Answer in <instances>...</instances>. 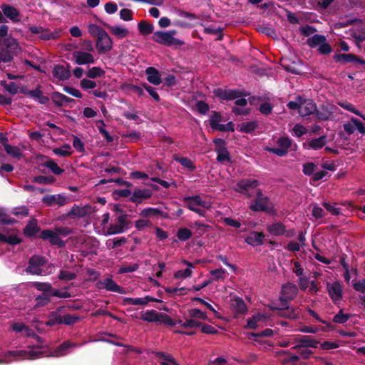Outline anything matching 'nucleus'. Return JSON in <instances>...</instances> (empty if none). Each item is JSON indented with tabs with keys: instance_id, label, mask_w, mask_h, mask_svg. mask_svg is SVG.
Returning a JSON list of instances; mask_svg holds the SVG:
<instances>
[{
	"instance_id": "1",
	"label": "nucleus",
	"mask_w": 365,
	"mask_h": 365,
	"mask_svg": "<svg viewBox=\"0 0 365 365\" xmlns=\"http://www.w3.org/2000/svg\"><path fill=\"white\" fill-rule=\"evenodd\" d=\"M250 209L253 212H264L269 215H275L276 210L270 199L263 194L261 189L256 191V198L251 201Z\"/></svg>"
},
{
	"instance_id": "2",
	"label": "nucleus",
	"mask_w": 365,
	"mask_h": 365,
	"mask_svg": "<svg viewBox=\"0 0 365 365\" xmlns=\"http://www.w3.org/2000/svg\"><path fill=\"white\" fill-rule=\"evenodd\" d=\"M140 319L148 322H158L168 327H174L176 322L168 314L158 312L155 309L142 312Z\"/></svg>"
},
{
	"instance_id": "3",
	"label": "nucleus",
	"mask_w": 365,
	"mask_h": 365,
	"mask_svg": "<svg viewBox=\"0 0 365 365\" xmlns=\"http://www.w3.org/2000/svg\"><path fill=\"white\" fill-rule=\"evenodd\" d=\"M48 260L46 258L41 255H33L28 262V267L26 268V272L29 274L34 275H43V271L42 267L45 266Z\"/></svg>"
},
{
	"instance_id": "4",
	"label": "nucleus",
	"mask_w": 365,
	"mask_h": 365,
	"mask_svg": "<svg viewBox=\"0 0 365 365\" xmlns=\"http://www.w3.org/2000/svg\"><path fill=\"white\" fill-rule=\"evenodd\" d=\"M259 185V182L257 180L243 178L236 184L234 190L247 198H251L252 195L250 192V190L255 189Z\"/></svg>"
},
{
	"instance_id": "5",
	"label": "nucleus",
	"mask_w": 365,
	"mask_h": 365,
	"mask_svg": "<svg viewBox=\"0 0 365 365\" xmlns=\"http://www.w3.org/2000/svg\"><path fill=\"white\" fill-rule=\"evenodd\" d=\"M152 40L160 44L171 46H182L184 42L178 38L172 37L166 31H158L153 33Z\"/></svg>"
},
{
	"instance_id": "6",
	"label": "nucleus",
	"mask_w": 365,
	"mask_h": 365,
	"mask_svg": "<svg viewBox=\"0 0 365 365\" xmlns=\"http://www.w3.org/2000/svg\"><path fill=\"white\" fill-rule=\"evenodd\" d=\"M217 153V160L220 163H230L231 158L230 153L226 147V141L222 138H214L212 140Z\"/></svg>"
},
{
	"instance_id": "7",
	"label": "nucleus",
	"mask_w": 365,
	"mask_h": 365,
	"mask_svg": "<svg viewBox=\"0 0 365 365\" xmlns=\"http://www.w3.org/2000/svg\"><path fill=\"white\" fill-rule=\"evenodd\" d=\"M19 90L21 93L36 100L40 104H47L50 101L48 97L43 95L41 85H38L34 90H28L25 86L19 88Z\"/></svg>"
},
{
	"instance_id": "8",
	"label": "nucleus",
	"mask_w": 365,
	"mask_h": 365,
	"mask_svg": "<svg viewBox=\"0 0 365 365\" xmlns=\"http://www.w3.org/2000/svg\"><path fill=\"white\" fill-rule=\"evenodd\" d=\"M29 30L34 34H39V38L44 41H49L51 39H56L60 36V31L55 30L51 31L48 29H45L42 26H30Z\"/></svg>"
},
{
	"instance_id": "9",
	"label": "nucleus",
	"mask_w": 365,
	"mask_h": 365,
	"mask_svg": "<svg viewBox=\"0 0 365 365\" xmlns=\"http://www.w3.org/2000/svg\"><path fill=\"white\" fill-rule=\"evenodd\" d=\"M336 63L345 65L349 63L365 65V60L354 53H336L332 57Z\"/></svg>"
},
{
	"instance_id": "10",
	"label": "nucleus",
	"mask_w": 365,
	"mask_h": 365,
	"mask_svg": "<svg viewBox=\"0 0 365 365\" xmlns=\"http://www.w3.org/2000/svg\"><path fill=\"white\" fill-rule=\"evenodd\" d=\"M215 96L224 101H232L246 95L239 90L224 89L218 88L213 91Z\"/></svg>"
},
{
	"instance_id": "11",
	"label": "nucleus",
	"mask_w": 365,
	"mask_h": 365,
	"mask_svg": "<svg viewBox=\"0 0 365 365\" xmlns=\"http://www.w3.org/2000/svg\"><path fill=\"white\" fill-rule=\"evenodd\" d=\"M96 48L100 54L106 53L112 49L113 41L107 32L97 37Z\"/></svg>"
},
{
	"instance_id": "12",
	"label": "nucleus",
	"mask_w": 365,
	"mask_h": 365,
	"mask_svg": "<svg viewBox=\"0 0 365 365\" xmlns=\"http://www.w3.org/2000/svg\"><path fill=\"white\" fill-rule=\"evenodd\" d=\"M39 237L43 240H48L51 245H56L60 248L66 246V242L61 240L55 231L51 230H42Z\"/></svg>"
},
{
	"instance_id": "13",
	"label": "nucleus",
	"mask_w": 365,
	"mask_h": 365,
	"mask_svg": "<svg viewBox=\"0 0 365 365\" xmlns=\"http://www.w3.org/2000/svg\"><path fill=\"white\" fill-rule=\"evenodd\" d=\"M39 237L43 240H48L51 245H56L60 248L66 246V242L61 240L55 231L51 230H42Z\"/></svg>"
},
{
	"instance_id": "14",
	"label": "nucleus",
	"mask_w": 365,
	"mask_h": 365,
	"mask_svg": "<svg viewBox=\"0 0 365 365\" xmlns=\"http://www.w3.org/2000/svg\"><path fill=\"white\" fill-rule=\"evenodd\" d=\"M297 99L299 100L300 103V108L299 110V114L301 116H308L311 114H314L317 110V105L316 103L310 99H302L301 96H298Z\"/></svg>"
},
{
	"instance_id": "15",
	"label": "nucleus",
	"mask_w": 365,
	"mask_h": 365,
	"mask_svg": "<svg viewBox=\"0 0 365 365\" xmlns=\"http://www.w3.org/2000/svg\"><path fill=\"white\" fill-rule=\"evenodd\" d=\"M327 289L328 294L334 303H336L341 300L343 297L342 285L339 281L333 283H327Z\"/></svg>"
},
{
	"instance_id": "16",
	"label": "nucleus",
	"mask_w": 365,
	"mask_h": 365,
	"mask_svg": "<svg viewBox=\"0 0 365 365\" xmlns=\"http://www.w3.org/2000/svg\"><path fill=\"white\" fill-rule=\"evenodd\" d=\"M153 195V192L150 189L136 188L134 190L130 197V201L136 205L140 204L144 200L150 199Z\"/></svg>"
},
{
	"instance_id": "17",
	"label": "nucleus",
	"mask_w": 365,
	"mask_h": 365,
	"mask_svg": "<svg viewBox=\"0 0 365 365\" xmlns=\"http://www.w3.org/2000/svg\"><path fill=\"white\" fill-rule=\"evenodd\" d=\"M295 341L297 343L294 346L292 347L294 349H300L301 348H317L319 344V341L315 340L311 336L303 335L295 339Z\"/></svg>"
},
{
	"instance_id": "18",
	"label": "nucleus",
	"mask_w": 365,
	"mask_h": 365,
	"mask_svg": "<svg viewBox=\"0 0 365 365\" xmlns=\"http://www.w3.org/2000/svg\"><path fill=\"white\" fill-rule=\"evenodd\" d=\"M98 287L99 289L104 288L108 291L117 292L119 294H125L126 292L124 288L119 286L114 280L111 278H106L103 282L100 281L98 282Z\"/></svg>"
},
{
	"instance_id": "19",
	"label": "nucleus",
	"mask_w": 365,
	"mask_h": 365,
	"mask_svg": "<svg viewBox=\"0 0 365 365\" xmlns=\"http://www.w3.org/2000/svg\"><path fill=\"white\" fill-rule=\"evenodd\" d=\"M272 310L277 311V315L289 319H297L299 317L300 315L299 308H279L277 307H272Z\"/></svg>"
},
{
	"instance_id": "20",
	"label": "nucleus",
	"mask_w": 365,
	"mask_h": 365,
	"mask_svg": "<svg viewBox=\"0 0 365 365\" xmlns=\"http://www.w3.org/2000/svg\"><path fill=\"white\" fill-rule=\"evenodd\" d=\"M0 46L3 49H6L15 55L20 50L18 41L11 36L6 38H0Z\"/></svg>"
},
{
	"instance_id": "21",
	"label": "nucleus",
	"mask_w": 365,
	"mask_h": 365,
	"mask_svg": "<svg viewBox=\"0 0 365 365\" xmlns=\"http://www.w3.org/2000/svg\"><path fill=\"white\" fill-rule=\"evenodd\" d=\"M42 202L48 206L58 205L61 207L67 203V197L62 195H48L43 197Z\"/></svg>"
},
{
	"instance_id": "22",
	"label": "nucleus",
	"mask_w": 365,
	"mask_h": 365,
	"mask_svg": "<svg viewBox=\"0 0 365 365\" xmlns=\"http://www.w3.org/2000/svg\"><path fill=\"white\" fill-rule=\"evenodd\" d=\"M75 58V62L78 65H85L93 63L95 59L93 56L88 52L76 51L73 53Z\"/></svg>"
},
{
	"instance_id": "23",
	"label": "nucleus",
	"mask_w": 365,
	"mask_h": 365,
	"mask_svg": "<svg viewBox=\"0 0 365 365\" xmlns=\"http://www.w3.org/2000/svg\"><path fill=\"white\" fill-rule=\"evenodd\" d=\"M69 67L70 66L68 64L67 65V68L60 64L55 65L52 71L53 76L60 81L68 80L71 77V71Z\"/></svg>"
},
{
	"instance_id": "24",
	"label": "nucleus",
	"mask_w": 365,
	"mask_h": 365,
	"mask_svg": "<svg viewBox=\"0 0 365 365\" xmlns=\"http://www.w3.org/2000/svg\"><path fill=\"white\" fill-rule=\"evenodd\" d=\"M147 75V81L155 86H158L162 83L161 75L160 71L155 67H148L145 71Z\"/></svg>"
},
{
	"instance_id": "25",
	"label": "nucleus",
	"mask_w": 365,
	"mask_h": 365,
	"mask_svg": "<svg viewBox=\"0 0 365 365\" xmlns=\"http://www.w3.org/2000/svg\"><path fill=\"white\" fill-rule=\"evenodd\" d=\"M182 200L190 210H194L196 206L207 207L206 202L197 195L184 197Z\"/></svg>"
},
{
	"instance_id": "26",
	"label": "nucleus",
	"mask_w": 365,
	"mask_h": 365,
	"mask_svg": "<svg viewBox=\"0 0 365 365\" xmlns=\"http://www.w3.org/2000/svg\"><path fill=\"white\" fill-rule=\"evenodd\" d=\"M264 237L265 235L263 232L252 231L248 236H247L245 242L253 247L262 245L264 244Z\"/></svg>"
},
{
	"instance_id": "27",
	"label": "nucleus",
	"mask_w": 365,
	"mask_h": 365,
	"mask_svg": "<svg viewBox=\"0 0 365 365\" xmlns=\"http://www.w3.org/2000/svg\"><path fill=\"white\" fill-rule=\"evenodd\" d=\"M51 98L53 103L58 107H61L67 103L76 101L74 99L68 97L58 91L53 92L51 94Z\"/></svg>"
},
{
	"instance_id": "28",
	"label": "nucleus",
	"mask_w": 365,
	"mask_h": 365,
	"mask_svg": "<svg viewBox=\"0 0 365 365\" xmlns=\"http://www.w3.org/2000/svg\"><path fill=\"white\" fill-rule=\"evenodd\" d=\"M298 294V288L296 284L287 282L282 285L281 294L288 299H294Z\"/></svg>"
},
{
	"instance_id": "29",
	"label": "nucleus",
	"mask_w": 365,
	"mask_h": 365,
	"mask_svg": "<svg viewBox=\"0 0 365 365\" xmlns=\"http://www.w3.org/2000/svg\"><path fill=\"white\" fill-rule=\"evenodd\" d=\"M63 309V307H61L58 308L56 311L51 312L48 314V321L45 322V324L48 327L62 324V316L61 315L60 312Z\"/></svg>"
},
{
	"instance_id": "30",
	"label": "nucleus",
	"mask_w": 365,
	"mask_h": 365,
	"mask_svg": "<svg viewBox=\"0 0 365 365\" xmlns=\"http://www.w3.org/2000/svg\"><path fill=\"white\" fill-rule=\"evenodd\" d=\"M1 9L4 16L9 18L14 22L19 21L18 17L19 16V12L14 6L4 4L1 6Z\"/></svg>"
},
{
	"instance_id": "31",
	"label": "nucleus",
	"mask_w": 365,
	"mask_h": 365,
	"mask_svg": "<svg viewBox=\"0 0 365 365\" xmlns=\"http://www.w3.org/2000/svg\"><path fill=\"white\" fill-rule=\"evenodd\" d=\"M267 230L272 236H282L285 233V225L281 222H276L268 225Z\"/></svg>"
},
{
	"instance_id": "32",
	"label": "nucleus",
	"mask_w": 365,
	"mask_h": 365,
	"mask_svg": "<svg viewBox=\"0 0 365 365\" xmlns=\"http://www.w3.org/2000/svg\"><path fill=\"white\" fill-rule=\"evenodd\" d=\"M230 307L237 314H245L247 312V305L240 297H235L232 299Z\"/></svg>"
},
{
	"instance_id": "33",
	"label": "nucleus",
	"mask_w": 365,
	"mask_h": 365,
	"mask_svg": "<svg viewBox=\"0 0 365 365\" xmlns=\"http://www.w3.org/2000/svg\"><path fill=\"white\" fill-rule=\"evenodd\" d=\"M279 354V360L284 365H292L293 362L299 361V356L282 351Z\"/></svg>"
},
{
	"instance_id": "34",
	"label": "nucleus",
	"mask_w": 365,
	"mask_h": 365,
	"mask_svg": "<svg viewBox=\"0 0 365 365\" xmlns=\"http://www.w3.org/2000/svg\"><path fill=\"white\" fill-rule=\"evenodd\" d=\"M39 231L40 227L38 226L37 220L36 219L31 220L23 229L24 234L29 237H34Z\"/></svg>"
},
{
	"instance_id": "35",
	"label": "nucleus",
	"mask_w": 365,
	"mask_h": 365,
	"mask_svg": "<svg viewBox=\"0 0 365 365\" xmlns=\"http://www.w3.org/2000/svg\"><path fill=\"white\" fill-rule=\"evenodd\" d=\"M327 137L325 135L312 139L307 143V148L312 150L321 149L327 144Z\"/></svg>"
},
{
	"instance_id": "36",
	"label": "nucleus",
	"mask_w": 365,
	"mask_h": 365,
	"mask_svg": "<svg viewBox=\"0 0 365 365\" xmlns=\"http://www.w3.org/2000/svg\"><path fill=\"white\" fill-rule=\"evenodd\" d=\"M103 24L104 26L108 28L110 30V31L113 35L116 36L118 38H123L126 37L128 34V30L125 28H122L118 26H110L109 24L106 23H103Z\"/></svg>"
},
{
	"instance_id": "37",
	"label": "nucleus",
	"mask_w": 365,
	"mask_h": 365,
	"mask_svg": "<svg viewBox=\"0 0 365 365\" xmlns=\"http://www.w3.org/2000/svg\"><path fill=\"white\" fill-rule=\"evenodd\" d=\"M155 355L159 359L163 360L160 361L161 365H179V364L171 355H168L162 351H156L155 352Z\"/></svg>"
},
{
	"instance_id": "38",
	"label": "nucleus",
	"mask_w": 365,
	"mask_h": 365,
	"mask_svg": "<svg viewBox=\"0 0 365 365\" xmlns=\"http://www.w3.org/2000/svg\"><path fill=\"white\" fill-rule=\"evenodd\" d=\"M9 353L11 356H28L31 359L38 358L43 354V352L41 351H13Z\"/></svg>"
},
{
	"instance_id": "39",
	"label": "nucleus",
	"mask_w": 365,
	"mask_h": 365,
	"mask_svg": "<svg viewBox=\"0 0 365 365\" xmlns=\"http://www.w3.org/2000/svg\"><path fill=\"white\" fill-rule=\"evenodd\" d=\"M327 41L325 36L322 34H314L307 40V44L312 48L319 47L322 43Z\"/></svg>"
},
{
	"instance_id": "40",
	"label": "nucleus",
	"mask_w": 365,
	"mask_h": 365,
	"mask_svg": "<svg viewBox=\"0 0 365 365\" xmlns=\"http://www.w3.org/2000/svg\"><path fill=\"white\" fill-rule=\"evenodd\" d=\"M75 344L69 341H66L60 344L52 352L53 356H61L66 354V350L71 347L74 346Z\"/></svg>"
},
{
	"instance_id": "41",
	"label": "nucleus",
	"mask_w": 365,
	"mask_h": 365,
	"mask_svg": "<svg viewBox=\"0 0 365 365\" xmlns=\"http://www.w3.org/2000/svg\"><path fill=\"white\" fill-rule=\"evenodd\" d=\"M210 125L212 130H217V128L220 127L221 124L220 122L222 120V116L221 113L218 111L212 110L211 111L210 115Z\"/></svg>"
},
{
	"instance_id": "42",
	"label": "nucleus",
	"mask_w": 365,
	"mask_h": 365,
	"mask_svg": "<svg viewBox=\"0 0 365 365\" xmlns=\"http://www.w3.org/2000/svg\"><path fill=\"white\" fill-rule=\"evenodd\" d=\"M182 262L187 265L189 267L185 269H181L174 273V278L175 279H185L191 276L192 269L190 267H192V264L188 261L183 260Z\"/></svg>"
},
{
	"instance_id": "43",
	"label": "nucleus",
	"mask_w": 365,
	"mask_h": 365,
	"mask_svg": "<svg viewBox=\"0 0 365 365\" xmlns=\"http://www.w3.org/2000/svg\"><path fill=\"white\" fill-rule=\"evenodd\" d=\"M257 128V123L255 121L245 122L238 125L237 130L244 133H250Z\"/></svg>"
},
{
	"instance_id": "44",
	"label": "nucleus",
	"mask_w": 365,
	"mask_h": 365,
	"mask_svg": "<svg viewBox=\"0 0 365 365\" xmlns=\"http://www.w3.org/2000/svg\"><path fill=\"white\" fill-rule=\"evenodd\" d=\"M140 33L143 35H148L153 32L154 26L151 24H148L145 21H141L138 24Z\"/></svg>"
},
{
	"instance_id": "45",
	"label": "nucleus",
	"mask_w": 365,
	"mask_h": 365,
	"mask_svg": "<svg viewBox=\"0 0 365 365\" xmlns=\"http://www.w3.org/2000/svg\"><path fill=\"white\" fill-rule=\"evenodd\" d=\"M140 215H141L144 217L155 216V215L168 216L167 214L164 215L163 212L158 208H154V207H147V208L143 209L140 212Z\"/></svg>"
},
{
	"instance_id": "46",
	"label": "nucleus",
	"mask_w": 365,
	"mask_h": 365,
	"mask_svg": "<svg viewBox=\"0 0 365 365\" xmlns=\"http://www.w3.org/2000/svg\"><path fill=\"white\" fill-rule=\"evenodd\" d=\"M87 211L84 207H80L77 205H74L71 210L68 212V217H75L81 218L86 215Z\"/></svg>"
},
{
	"instance_id": "47",
	"label": "nucleus",
	"mask_w": 365,
	"mask_h": 365,
	"mask_svg": "<svg viewBox=\"0 0 365 365\" xmlns=\"http://www.w3.org/2000/svg\"><path fill=\"white\" fill-rule=\"evenodd\" d=\"M43 165L51 170L55 175H61L64 170L61 168L53 160H48L43 163Z\"/></svg>"
},
{
	"instance_id": "48",
	"label": "nucleus",
	"mask_w": 365,
	"mask_h": 365,
	"mask_svg": "<svg viewBox=\"0 0 365 365\" xmlns=\"http://www.w3.org/2000/svg\"><path fill=\"white\" fill-rule=\"evenodd\" d=\"M71 147L69 144H63L61 148H56L53 150L54 154L63 156L68 157L71 155V152L70 151Z\"/></svg>"
},
{
	"instance_id": "49",
	"label": "nucleus",
	"mask_w": 365,
	"mask_h": 365,
	"mask_svg": "<svg viewBox=\"0 0 365 365\" xmlns=\"http://www.w3.org/2000/svg\"><path fill=\"white\" fill-rule=\"evenodd\" d=\"M127 242V240L124 237H116L113 240H108L106 245L110 249H114L122 246Z\"/></svg>"
},
{
	"instance_id": "50",
	"label": "nucleus",
	"mask_w": 365,
	"mask_h": 365,
	"mask_svg": "<svg viewBox=\"0 0 365 365\" xmlns=\"http://www.w3.org/2000/svg\"><path fill=\"white\" fill-rule=\"evenodd\" d=\"M1 86L10 94L15 95L19 91V86L15 82H11L7 83L5 81H1L0 82Z\"/></svg>"
},
{
	"instance_id": "51",
	"label": "nucleus",
	"mask_w": 365,
	"mask_h": 365,
	"mask_svg": "<svg viewBox=\"0 0 365 365\" xmlns=\"http://www.w3.org/2000/svg\"><path fill=\"white\" fill-rule=\"evenodd\" d=\"M32 286L37 290L43 292V294L50 292L52 290L51 284L48 282H34L32 283Z\"/></svg>"
},
{
	"instance_id": "52",
	"label": "nucleus",
	"mask_w": 365,
	"mask_h": 365,
	"mask_svg": "<svg viewBox=\"0 0 365 365\" xmlns=\"http://www.w3.org/2000/svg\"><path fill=\"white\" fill-rule=\"evenodd\" d=\"M80 321L78 315L65 314L62 316V324L71 326L76 324Z\"/></svg>"
},
{
	"instance_id": "53",
	"label": "nucleus",
	"mask_w": 365,
	"mask_h": 365,
	"mask_svg": "<svg viewBox=\"0 0 365 365\" xmlns=\"http://www.w3.org/2000/svg\"><path fill=\"white\" fill-rule=\"evenodd\" d=\"M349 318L350 314H344L343 309H341L334 316L332 321L336 324H344L348 321Z\"/></svg>"
},
{
	"instance_id": "54",
	"label": "nucleus",
	"mask_w": 365,
	"mask_h": 365,
	"mask_svg": "<svg viewBox=\"0 0 365 365\" xmlns=\"http://www.w3.org/2000/svg\"><path fill=\"white\" fill-rule=\"evenodd\" d=\"M33 182L38 184L48 185L53 183L55 178L53 176L38 175L34 177Z\"/></svg>"
},
{
	"instance_id": "55",
	"label": "nucleus",
	"mask_w": 365,
	"mask_h": 365,
	"mask_svg": "<svg viewBox=\"0 0 365 365\" xmlns=\"http://www.w3.org/2000/svg\"><path fill=\"white\" fill-rule=\"evenodd\" d=\"M178 323L181 324L182 327L185 329L200 327L202 325V322L194 319L193 318L186 319L184 322H182L181 320H179L178 321Z\"/></svg>"
},
{
	"instance_id": "56",
	"label": "nucleus",
	"mask_w": 365,
	"mask_h": 365,
	"mask_svg": "<svg viewBox=\"0 0 365 365\" xmlns=\"http://www.w3.org/2000/svg\"><path fill=\"white\" fill-rule=\"evenodd\" d=\"M192 236V231L186 227L180 228L177 232V237L181 241H186L189 240Z\"/></svg>"
},
{
	"instance_id": "57",
	"label": "nucleus",
	"mask_w": 365,
	"mask_h": 365,
	"mask_svg": "<svg viewBox=\"0 0 365 365\" xmlns=\"http://www.w3.org/2000/svg\"><path fill=\"white\" fill-rule=\"evenodd\" d=\"M105 74V71H103L101 67L94 66L91 68L86 75L90 78H96L98 77L103 76Z\"/></svg>"
},
{
	"instance_id": "58",
	"label": "nucleus",
	"mask_w": 365,
	"mask_h": 365,
	"mask_svg": "<svg viewBox=\"0 0 365 365\" xmlns=\"http://www.w3.org/2000/svg\"><path fill=\"white\" fill-rule=\"evenodd\" d=\"M174 160L181 164L183 167L188 168L190 170L193 171L195 169V166L193 162L187 158H175Z\"/></svg>"
},
{
	"instance_id": "59",
	"label": "nucleus",
	"mask_w": 365,
	"mask_h": 365,
	"mask_svg": "<svg viewBox=\"0 0 365 365\" xmlns=\"http://www.w3.org/2000/svg\"><path fill=\"white\" fill-rule=\"evenodd\" d=\"M204 32L207 34H218L217 38V40L218 41L223 38L222 29L220 27L215 28L212 26H209L204 29Z\"/></svg>"
},
{
	"instance_id": "60",
	"label": "nucleus",
	"mask_w": 365,
	"mask_h": 365,
	"mask_svg": "<svg viewBox=\"0 0 365 365\" xmlns=\"http://www.w3.org/2000/svg\"><path fill=\"white\" fill-rule=\"evenodd\" d=\"M4 148L8 155L14 158H19L21 156V153L19 148L7 144L6 145H4Z\"/></svg>"
},
{
	"instance_id": "61",
	"label": "nucleus",
	"mask_w": 365,
	"mask_h": 365,
	"mask_svg": "<svg viewBox=\"0 0 365 365\" xmlns=\"http://www.w3.org/2000/svg\"><path fill=\"white\" fill-rule=\"evenodd\" d=\"M50 297L46 294H42L41 295L37 296L35 298L36 301V307H44L50 302Z\"/></svg>"
},
{
	"instance_id": "62",
	"label": "nucleus",
	"mask_w": 365,
	"mask_h": 365,
	"mask_svg": "<svg viewBox=\"0 0 365 365\" xmlns=\"http://www.w3.org/2000/svg\"><path fill=\"white\" fill-rule=\"evenodd\" d=\"M15 54L6 49L0 48V61L4 63H10L14 58Z\"/></svg>"
},
{
	"instance_id": "63",
	"label": "nucleus",
	"mask_w": 365,
	"mask_h": 365,
	"mask_svg": "<svg viewBox=\"0 0 365 365\" xmlns=\"http://www.w3.org/2000/svg\"><path fill=\"white\" fill-rule=\"evenodd\" d=\"M189 317L191 318H197L202 320H207V316L205 312H202L199 309H192L188 312Z\"/></svg>"
},
{
	"instance_id": "64",
	"label": "nucleus",
	"mask_w": 365,
	"mask_h": 365,
	"mask_svg": "<svg viewBox=\"0 0 365 365\" xmlns=\"http://www.w3.org/2000/svg\"><path fill=\"white\" fill-rule=\"evenodd\" d=\"M88 31L96 38L106 32L103 28L96 24H91L88 26Z\"/></svg>"
}]
</instances>
